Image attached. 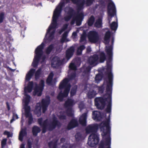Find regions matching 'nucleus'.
<instances>
[{
  "label": "nucleus",
  "mask_w": 148,
  "mask_h": 148,
  "mask_svg": "<svg viewBox=\"0 0 148 148\" xmlns=\"http://www.w3.org/2000/svg\"><path fill=\"white\" fill-rule=\"evenodd\" d=\"M42 118L39 119L38 120L39 124L42 127L43 133H45L47 130H52L56 126L59 127L60 125V123L58 121L54 115L53 116L52 119L49 121L48 120H46L42 122Z\"/></svg>",
  "instance_id": "7"
},
{
  "label": "nucleus",
  "mask_w": 148,
  "mask_h": 148,
  "mask_svg": "<svg viewBox=\"0 0 148 148\" xmlns=\"http://www.w3.org/2000/svg\"><path fill=\"white\" fill-rule=\"evenodd\" d=\"M27 135V133L25 129H21L19 133V139L21 141H22L23 136H25Z\"/></svg>",
  "instance_id": "24"
},
{
  "label": "nucleus",
  "mask_w": 148,
  "mask_h": 148,
  "mask_svg": "<svg viewBox=\"0 0 148 148\" xmlns=\"http://www.w3.org/2000/svg\"><path fill=\"white\" fill-rule=\"evenodd\" d=\"M12 134H11L10 132H9L8 134L7 135V136L8 138L12 136Z\"/></svg>",
  "instance_id": "48"
},
{
  "label": "nucleus",
  "mask_w": 148,
  "mask_h": 148,
  "mask_svg": "<svg viewBox=\"0 0 148 148\" xmlns=\"http://www.w3.org/2000/svg\"><path fill=\"white\" fill-rule=\"evenodd\" d=\"M58 141L57 138L54 140L52 142L49 143L48 145L49 148H56L57 142Z\"/></svg>",
  "instance_id": "27"
},
{
  "label": "nucleus",
  "mask_w": 148,
  "mask_h": 148,
  "mask_svg": "<svg viewBox=\"0 0 148 148\" xmlns=\"http://www.w3.org/2000/svg\"><path fill=\"white\" fill-rule=\"evenodd\" d=\"M87 36L89 41L92 43H96L99 40V34L97 32L95 31H90L88 34Z\"/></svg>",
  "instance_id": "12"
},
{
  "label": "nucleus",
  "mask_w": 148,
  "mask_h": 148,
  "mask_svg": "<svg viewBox=\"0 0 148 148\" xmlns=\"http://www.w3.org/2000/svg\"><path fill=\"white\" fill-rule=\"evenodd\" d=\"M9 133V132L7 131H5L4 133H3V134L5 135H8V133Z\"/></svg>",
  "instance_id": "47"
},
{
  "label": "nucleus",
  "mask_w": 148,
  "mask_h": 148,
  "mask_svg": "<svg viewBox=\"0 0 148 148\" xmlns=\"http://www.w3.org/2000/svg\"><path fill=\"white\" fill-rule=\"evenodd\" d=\"M41 71V69L40 68L36 72L35 76V78L36 79L38 78L39 75L40 74Z\"/></svg>",
  "instance_id": "40"
},
{
  "label": "nucleus",
  "mask_w": 148,
  "mask_h": 148,
  "mask_svg": "<svg viewBox=\"0 0 148 148\" xmlns=\"http://www.w3.org/2000/svg\"><path fill=\"white\" fill-rule=\"evenodd\" d=\"M35 71V70L33 69H31L26 74L25 78L26 82L28 81L33 75Z\"/></svg>",
  "instance_id": "22"
},
{
  "label": "nucleus",
  "mask_w": 148,
  "mask_h": 148,
  "mask_svg": "<svg viewBox=\"0 0 148 148\" xmlns=\"http://www.w3.org/2000/svg\"><path fill=\"white\" fill-rule=\"evenodd\" d=\"M85 49V47L84 45H80L78 47L77 50V54L78 55H80L83 50Z\"/></svg>",
  "instance_id": "33"
},
{
  "label": "nucleus",
  "mask_w": 148,
  "mask_h": 148,
  "mask_svg": "<svg viewBox=\"0 0 148 148\" xmlns=\"http://www.w3.org/2000/svg\"><path fill=\"white\" fill-rule=\"evenodd\" d=\"M95 18L93 16H91L89 19L88 24L90 26H91L92 25L94 21Z\"/></svg>",
  "instance_id": "34"
},
{
  "label": "nucleus",
  "mask_w": 148,
  "mask_h": 148,
  "mask_svg": "<svg viewBox=\"0 0 148 148\" xmlns=\"http://www.w3.org/2000/svg\"><path fill=\"white\" fill-rule=\"evenodd\" d=\"M90 102H91V100H90Z\"/></svg>",
  "instance_id": "56"
},
{
  "label": "nucleus",
  "mask_w": 148,
  "mask_h": 148,
  "mask_svg": "<svg viewBox=\"0 0 148 148\" xmlns=\"http://www.w3.org/2000/svg\"><path fill=\"white\" fill-rule=\"evenodd\" d=\"M10 69L11 70H12V71H14V70H13V69Z\"/></svg>",
  "instance_id": "53"
},
{
  "label": "nucleus",
  "mask_w": 148,
  "mask_h": 148,
  "mask_svg": "<svg viewBox=\"0 0 148 148\" xmlns=\"http://www.w3.org/2000/svg\"><path fill=\"white\" fill-rule=\"evenodd\" d=\"M106 59V56L103 52H99L90 56L87 60L89 65L85 69V73L88 74L92 67L96 66L99 62H103Z\"/></svg>",
  "instance_id": "5"
},
{
  "label": "nucleus",
  "mask_w": 148,
  "mask_h": 148,
  "mask_svg": "<svg viewBox=\"0 0 148 148\" xmlns=\"http://www.w3.org/2000/svg\"><path fill=\"white\" fill-rule=\"evenodd\" d=\"M18 118V117L17 114L14 113H13V115L12 119L10 121V123H12L13 121H15L16 119Z\"/></svg>",
  "instance_id": "39"
},
{
  "label": "nucleus",
  "mask_w": 148,
  "mask_h": 148,
  "mask_svg": "<svg viewBox=\"0 0 148 148\" xmlns=\"http://www.w3.org/2000/svg\"><path fill=\"white\" fill-rule=\"evenodd\" d=\"M22 120H21V122H22Z\"/></svg>",
  "instance_id": "57"
},
{
  "label": "nucleus",
  "mask_w": 148,
  "mask_h": 148,
  "mask_svg": "<svg viewBox=\"0 0 148 148\" xmlns=\"http://www.w3.org/2000/svg\"><path fill=\"white\" fill-rule=\"evenodd\" d=\"M118 24L117 23L115 22H113L110 25V27L111 29L112 30L115 31L117 28Z\"/></svg>",
  "instance_id": "32"
},
{
  "label": "nucleus",
  "mask_w": 148,
  "mask_h": 148,
  "mask_svg": "<svg viewBox=\"0 0 148 148\" xmlns=\"http://www.w3.org/2000/svg\"><path fill=\"white\" fill-rule=\"evenodd\" d=\"M44 45V42H42L35 50V55L32 64V66L34 67L37 66L38 61H40L42 63L45 61L46 57L43 55V51Z\"/></svg>",
  "instance_id": "9"
},
{
  "label": "nucleus",
  "mask_w": 148,
  "mask_h": 148,
  "mask_svg": "<svg viewBox=\"0 0 148 148\" xmlns=\"http://www.w3.org/2000/svg\"><path fill=\"white\" fill-rule=\"evenodd\" d=\"M20 148H25V145L23 144H22L20 146Z\"/></svg>",
  "instance_id": "50"
},
{
  "label": "nucleus",
  "mask_w": 148,
  "mask_h": 148,
  "mask_svg": "<svg viewBox=\"0 0 148 148\" xmlns=\"http://www.w3.org/2000/svg\"><path fill=\"white\" fill-rule=\"evenodd\" d=\"M53 76V74L52 72L49 75L47 80V84L50 85L52 84V80Z\"/></svg>",
  "instance_id": "26"
},
{
  "label": "nucleus",
  "mask_w": 148,
  "mask_h": 148,
  "mask_svg": "<svg viewBox=\"0 0 148 148\" xmlns=\"http://www.w3.org/2000/svg\"><path fill=\"white\" fill-rule=\"evenodd\" d=\"M87 113L83 114L80 116L79 119L80 123L82 125L85 126L86 125Z\"/></svg>",
  "instance_id": "21"
},
{
  "label": "nucleus",
  "mask_w": 148,
  "mask_h": 148,
  "mask_svg": "<svg viewBox=\"0 0 148 148\" xmlns=\"http://www.w3.org/2000/svg\"><path fill=\"white\" fill-rule=\"evenodd\" d=\"M92 118L95 121H100L102 118L101 113L99 111H94L92 113Z\"/></svg>",
  "instance_id": "18"
},
{
  "label": "nucleus",
  "mask_w": 148,
  "mask_h": 148,
  "mask_svg": "<svg viewBox=\"0 0 148 148\" xmlns=\"http://www.w3.org/2000/svg\"><path fill=\"white\" fill-rule=\"evenodd\" d=\"M68 26V25L67 24H65L63 26L62 28V30L59 32L60 34H61V33L64 31L67 28Z\"/></svg>",
  "instance_id": "42"
},
{
  "label": "nucleus",
  "mask_w": 148,
  "mask_h": 148,
  "mask_svg": "<svg viewBox=\"0 0 148 148\" xmlns=\"http://www.w3.org/2000/svg\"><path fill=\"white\" fill-rule=\"evenodd\" d=\"M63 62L61 61L58 57L55 56L52 60L51 65L53 67H56L61 65Z\"/></svg>",
  "instance_id": "17"
},
{
  "label": "nucleus",
  "mask_w": 148,
  "mask_h": 148,
  "mask_svg": "<svg viewBox=\"0 0 148 148\" xmlns=\"http://www.w3.org/2000/svg\"><path fill=\"white\" fill-rule=\"evenodd\" d=\"M76 70V67L75 64L73 63H71L69 66L68 78L64 79L60 84L59 89L61 90L64 88V90L63 93L61 92L59 94L57 97L59 100L62 101L64 97L68 96L71 87L69 82L71 80L74 79L75 77V71Z\"/></svg>",
  "instance_id": "2"
},
{
  "label": "nucleus",
  "mask_w": 148,
  "mask_h": 148,
  "mask_svg": "<svg viewBox=\"0 0 148 148\" xmlns=\"http://www.w3.org/2000/svg\"><path fill=\"white\" fill-rule=\"evenodd\" d=\"M111 33L110 31H108L106 32L104 38V42L106 44H108L110 41V38Z\"/></svg>",
  "instance_id": "23"
},
{
  "label": "nucleus",
  "mask_w": 148,
  "mask_h": 148,
  "mask_svg": "<svg viewBox=\"0 0 148 148\" xmlns=\"http://www.w3.org/2000/svg\"><path fill=\"white\" fill-rule=\"evenodd\" d=\"M79 42L80 43H81L82 44H85L86 43V34L85 33H83V34L81 35Z\"/></svg>",
  "instance_id": "30"
},
{
  "label": "nucleus",
  "mask_w": 148,
  "mask_h": 148,
  "mask_svg": "<svg viewBox=\"0 0 148 148\" xmlns=\"http://www.w3.org/2000/svg\"><path fill=\"white\" fill-rule=\"evenodd\" d=\"M7 140L6 138H4L2 140L1 142L2 148H4L5 147L6 144Z\"/></svg>",
  "instance_id": "38"
},
{
  "label": "nucleus",
  "mask_w": 148,
  "mask_h": 148,
  "mask_svg": "<svg viewBox=\"0 0 148 148\" xmlns=\"http://www.w3.org/2000/svg\"><path fill=\"white\" fill-rule=\"evenodd\" d=\"M79 30L77 29L76 30V32H74L72 34V37L74 39H75L77 37V33L79 32ZM74 40H75L74 39Z\"/></svg>",
  "instance_id": "43"
},
{
  "label": "nucleus",
  "mask_w": 148,
  "mask_h": 148,
  "mask_svg": "<svg viewBox=\"0 0 148 148\" xmlns=\"http://www.w3.org/2000/svg\"><path fill=\"white\" fill-rule=\"evenodd\" d=\"M54 46L53 45H51L49 46L45 50V52L47 54H49L51 51L54 48Z\"/></svg>",
  "instance_id": "31"
},
{
  "label": "nucleus",
  "mask_w": 148,
  "mask_h": 148,
  "mask_svg": "<svg viewBox=\"0 0 148 148\" xmlns=\"http://www.w3.org/2000/svg\"><path fill=\"white\" fill-rule=\"evenodd\" d=\"M24 37V35H23V37Z\"/></svg>",
  "instance_id": "54"
},
{
  "label": "nucleus",
  "mask_w": 148,
  "mask_h": 148,
  "mask_svg": "<svg viewBox=\"0 0 148 148\" xmlns=\"http://www.w3.org/2000/svg\"><path fill=\"white\" fill-rule=\"evenodd\" d=\"M74 51L75 49L73 47H71L66 51V58L67 59L66 62L73 56Z\"/></svg>",
  "instance_id": "20"
},
{
  "label": "nucleus",
  "mask_w": 148,
  "mask_h": 148,
  "mask_svg": "<svg viewBox=\"0 0 148 148\" xmlns=\"http://www.w3.org/2000/svg\"><path fill=\"white\" fill-rule=\"evenodd\" d=\"M116 8L112 1L110 2L108 6V17L109 22L111 21V18L114 16L116 12Z\"/></svg>",
  "instance_id": "11"
},
{
  "label": "nucleus",
  "mask_w": 148,
  "mask_h": 148,
  "mask_svg": "<svg viewBox=\"0 0 148 148\" xmlns=\"http://www.w3.org/2000/svg\"><path fill=\"white\" fill-rule=\"evenodd\" d=\"M40 131V128L37 126H35L33 127L32 132L34 136H36L38 133Z\"/></svg>",
  "instance_id": "28"
},
{
  "label": "nucleus",
  "mask_w": 148,
  "mask_h": 148,
  "mask_svg": "<svg viewBox=\"0 0 148 148\" xmlns=\"http://www.w3.org/2000/svg\"><path fill=\"white\" fill-rule=\"evenodd\" d=\"M95 26L97 27L100 28L102 26V18L101 17L99 18L96 21L95 23Z\"/></svg>",
  "instance_id": "25"
},
{
  "label": "nucleus",
  "mask_w": 148,
  "mask_h": 148,
  "mask_svg": "<svg viewBox=\"0 0 148 148\" xmlns=\"http://www.w3.org/2000/svg\"><path fill=\"white\" fill-rule=\"evenodd\" d=\"M62 148H70V145L67 144L62 147Z\"/></svg>",
  "instance_id": "44"
},
{
  "label": "nucleus",
  "mask_w": 148,
  "mask_h": 148,
  "mask_svg": "<svg viewBox=\"0 0 148 148\" xmlns=\"http://www.w3.org/2000/svg\"><path fill=\"white\" fill-rule=\"evenodd\" d=\"M5 18V13L3 12H0V23L3 22Z\"/></svg>",
  "instance_id": "36"
},
{
  "label": "nucleus",
  "mask_w": 148,
  "mask_h": 148,
  "mask_svg": "<svg viewBox=\"0 0 148 148\" xmlns=\"http://www.w3.org/2000/svg\"><path fill=\"white\" fill-rule=\"evenodd\" d=\"M28 145L29 146V148H31V143H30L29 142H28Z\"/></svg>",
  "instance_id": "51"
},
{
  "label": "nucleus",
  "mask_w": 148,
  "mask_h": 148,
  "mask_svg": "<svg viewBox=\"0 0 148 148\" xmlns=\"http://www.w3.org/2000/svg\"><path fill=\"white\" fill-rule=\"evenodd\" d=\"M64 11L68 15L65 16L64 18L65 21H68L72 17L73 10L71 8L67 6L65 8Z\"/></svg>",
  "instance_id": "15"
},
{
  "label": "nucleus",
  "mask_w": 148,
  "mask_h": 148,
  "mask_svg": "<svg viewBox=\"0 0 148 148\" xmlns=\"http://www.w3.org/2000/svg\"><path fill=\"white\" fill-rule=\"evenodd\" d=\"M33 82H32L29 83L27 86L25 87L24 89V99L23 100V102L24 103V108L25 109V114L26 117L29 118L28 123L31 124L32 123L33 119L32 116L30 112V107L28 106L29 101L30 97L27 95V92H31L33 85Z\"/></svg>",
  "instance_id": "4"
},
{
  "label": "nucleus",
  "mask_w": 148,
  "mask_h": 148,
  "mask_svg": "<svg viewBox=\"0 0 148 148\" xmlns=\"http://www.w3.org/2000/svg\"><path fill=\"white\" fill-rule=\"evenodd\" d=\"M34 85L36 87L34 92V95H37L38 96H40L44 86V81L42 80H41L38 86L37 84L36 83Z\"/></svg>",
  "instance_id": "13"
},
{
  "label": "nucleus",
  "mask_w": 148,
  "mask_h": 148,
  "mask_svg": "<svg viewBox=\"0 0 148 148\" xmlns=\"http://www.w3.org/2000/svg\"><path fill=\"white\" fill-rule=\"evenodd\" d=\"M79 108L81 111L83 109H84V106L83 102H81L78 105Z\"/></svg>",
  "instance_id": "41"
},
{
  "label": "nucleus",
  "mask_w": 148,
  "mask_h": 148,
  "mask_svg": "<svg viewBox=\"0 0 148 148\" xmlns=\"http://www.w3.org/2000/svg\"><path fill=\"white\" fill-rule=\"evenodd\" d=\"M97 129V127L95 124L89 125L86 129V132L87 134L91 132L94 133L91 134L88 138V144L91 147H94L99 142V135L96 132Z\"/></svg>",
  "instance_id": "6"
},
{
  "label": "nucleus",
  "mask_w": 148,
  "mask_h": 148,
  "mask_svg": "<svg viewBox=\"0 0 148 148\" xmlns=\"http://www.w3.org/2000/svg\"><path fill=\"white\" fill-rule=\"evenodd\" d=\"M75 103V102L73 99H68L65 102L64 106L66 112L60 111L58 114V116L60 119H66V115L68 116H73V110L72 107Z\"/></svg>",
  "instance_id": "8"
},
{
  "label": "nucleus",
  "mask_w": 148,
  "mask_h": 148,
  "mask_svg": "<svg viewBox=\"0 0 148 148\" xmlns=\"http://www.w3.org/2000/svg\"><path fill=\"white\" fill-rule=\"evenodd\" d=\"M50 102V97L49 96H47L45 99H43L41 103H38L36 107L35 112L38 116H40L41 114V109L42 108V112L44 113L47 109L48 105Z\"/></svg>",
  "instance_id": "10"
},
{
  "label": "nucleus",
  "mask_w": 148,
  "mask_h": 148,
  "mask_svg": "<svg viewBox=\"0 0 148 148\" xmlns=\"http://www.w3.org/2000/svg\"><path fill=\"white\" fill-rule=\"evenodd\" d=\"M83 18V14L82 13L74 16L72 19L71 24L72 25L76 24L77 25L79 26L81 25Z\"/></svg>",
  "instance_id": "14"
},
{
  "label": "nucleus",
  "mask_w": 148,
  "mask_h": 148,
  "mask_svg": "<svg viewBox=\"0 0 148 148\" xmlns=\"http://www.w3.org/2000/svg\"><path fill=\"white\" fill-rule=\"evenodd\" d=\"M91 85L89 84H87L85 86L84 89L85 90H88L90 89L89 91L87 94V96L90 99L93 98L97 94L96 92L94 90H92L91 88H90Z\"/></svg>",
  "instance_id": "16"
},
{
  "label": "nucleus",
  "mask_w": 148,
  "mask_h": 148,
  "mask_svg": "<svg viewBox=\"0 0 148 148\" xmlns=\"http://www.w3.org/2000/svg\"><path fill=\"white\" fill-rule=\"evenodd\" d=\"M114 42V38L112 39V45L106 46V51L108 56L109 59L107 62V73L108 75V81H105L103 85L98 88L99 92L102 93L104 90L105 86H106V93L102 97H97L95 99V104L99 109L104 108L105 104L107 105L106 111L109 113V117L111 108V93L112 86V75L111 73L112 66V46Z\"/></svg>",
  "instance_id": "1"
},
{
  "label": "nucleus",
  "mask_w": 148,
  "mask_h": 148,
  "mask_svg": "<svg viewBox=\"0 0 148 148\" xmlns=\"http://www.w3.org/2000/svg\"><path fill=\"white\" fill-rule=\"evenodd\" d=\"M78 125L77 120L75 118L73 119L69 123L67 127V129L69 130H70L77 126Z\"/></svg>",
  "instance_id": "19"
},
{
  "label": "nucleus",
  "mask_w": 148,
  "mask_h": 148,
  "mask_svg": "<svg viewBox=\"0 0 148 148\" xmlns=\"http://www.w3.org/2000/svg\"><path fill=\"white\" fill-rule=\"evenodd\" d=\"M110 122V120L108 119L103 122L100 125L101 135L105 141L104 143L101 142L99 148H104L105 146L107 147L106 148H110V146L111 144V138Z\"/></svg>",
  "instance_id": "3"
},
{
  "label": "nucleus",
  "mask_w": 148,
  "mask_h": 148,
  "mask_svg": "<svg viewBox=\"0 0 148 148\" xmlns=\"http://www.w3.org/2000/svg\"><path fill=\"white\" fill-rule=\"evenodd\" d=\"M80 134L79 133H77L75 136V137L76 139L78 140H79L81 139L80 137H78V136L80 135Z\"/></svg>",
  "instance_id": "45"
},
{
  "label": "nucleus",
  "mask_w": 148,
  "mask_h": 148,
  "mask_svg": "<svg viewBox=\"0 0 148 148\" xmlns=\"http://www.w3.org/2000/svg\"><path fill=\"white\" fill-rule=\"evenodd\" d=\"M60 140L61 143H62L64 141L65 139L64 138H62Z\"/></svg>",
  "instance_id": "49"
},
{
  "label": "nucleus",
  "mask_w": 148,
  "mask_h": 148,
  "mask_svg": "<svg viewBox=\"0 0 148 148\" xmlns=\"http://www.w3.org/2000/svg\"><path fill=\"white\" fill-rule=\"evenodd\" d=\"M77 89V86H74L72 88L71 91V96H73L75 95Z\"/></svg>",
  "instance_id": "35"
},
{
  "label": "nucleus",
  "mask_w": 148,
  "mask_h": 148,
  "mask_svg": "<svg viewBox=\"0 0 148 148\" xmlns=\"http://www.w3.org/2000/svg\"><path fill=\"white\" fill-rule=\"evenodd\" d=\"M87 51L89 52L91 51L90 48V47H88L87 48Z\"/></svg>",
  "instance_id": "52"
},
{
  "label": "nucleus",
  "mask_w": 148,
  "mask_h": 148,
  "mask_svg": "<svg viewBox=\"0 0 148 148\" xmlns=\"http://www.w3.org/2000/svg\"><path fill=\"white\" fill-rule=\"evenodd\" d=\"M8 110H10V108H9L8 107Z\"/></svg>",
  "instance_id": "55"
},
{
  "label": "nucleus",
  "mask_w": 148,
  "mask_h": 148,
  "mask_svg": "<svg viewBox=\"0 0 148 148\" xmlns=\"http://www.w3.org/2000/svg\"><path fill=\"white\" fill-rule=\"evenodd\" d=\"M69 31L65 32L63 35L62 36L61 40V42L62 43L65 41H68L69 40L67 38Z\"/></svg>",
  "instance_id": "29"
},
{
  "label": "nucleus",
  "mask_w": 148,
  "mask_h": 148,
  "mask_svg": "<svg viewBox=\"0 0 148 148\" xmlns=\"http://www.w3.org/2000/svg\"><path fill=\"white\" fill-rule=\"evenodd\" d=\"M101 79V77L100 74L96 75L95 78V82L96 83H98Z\"/></svg>",
  "instance_id": "37"
},
{
  "label": "nucleus",
  "mask_w": 148,
  "mask_h": 148,
  "mask_svg": "<svg viewBox=\"0 0 148 148\" xmlns=\"http://www.w3.org/2000/svg\"><path fill=\"white\" fill-rule=\"evenodd\" d=\"M62 48V46L61 45V46L60 47L59 49H57V51L58 52H60L61 51Z\"/></svg>",
  "instance_id": "46"
}]
</instances>
